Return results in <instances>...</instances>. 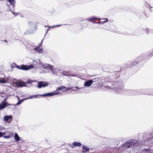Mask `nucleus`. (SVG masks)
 I'll return each instance as SVG.
<instances>
[{
    "label": "nucleus",
    "mask_w": 153,
    "mask_h": 153,
    "mask_svg": "<svg viewBox=\"0 0 153 153\" xmlns=\"http://www.w3.org/2000/svg\"><path fill=\"white\" fill-rule=\"evenodd\" d=\"M115 88L113 91L119 94H133L135 91L130 89H125L124 88V85L118 82L114 83Z\"/></svg>",
    "instance_id": "nucleus-1"
},
{
    "label": "nucleus",
    "mask_w": 153,
    "mask_h": 153,
    "mask_svg": "<svg viewBox=\"0 0 153 153\" xmlns=\"http://www.w3.org/2000/svg\"><path fill=\"white\" fill-rule=\"evenodd\" d=\"M27 48L29 52L31 53H35L38 52L39 53H43L42 48L38 49L37 46L35 47L34 44H28L27 46Z\"/></svg>",
    "instance_id": "nucleus-2"
},
{
    "label": "nucleus",
    "mask_w": 153,
    "mask_h": 153,
    "mask_svg": "<svg viewBox=\"0 0 153 153\" xmlns=\"http://www.w3.org/2000/svg\"><path fill=\"white\" fill-rule=\"evenodd\" d=\"M114 83H111L107 82H103L102 83V86L104 89L105 90H109L112 89L113 91L115 88Z\"/></svg>",
    "instance_id": "nucleus-3"
},
{
    "label": "nucleus",
    "mask_w": 153,
    "mask_h": 153,
    "mask_svg": "<svg viewBox=\"0 0 153 153\" xmlns=\"http://www.w3.org/2000/svg\"><path fill=\"white\" fill-rule=\"evenodd\" d=\"M142 56H139L137 59V60L135 61V62H134L133 63L130 62H128L127 64L128 67L129 68H131L133 66L135 65L136 64L138 63L139 62V61H141L142 59Z\"/></svg>",
    "instance_id": "nucleus-4"
},
{
    "label": "nucleus",
    "mask_w": 153,
    "mask_h": 153,
    "mask_svg": "<svg viewBox=\"0 0 153 153\" xmlns=\"http://www.w3.org/2000/svg\"><path fill=\"white\" fill-rule=\"evenodd\" d=\"M34 68L33 65H21V70H27L31 69Z\"/></svg>",
    "instance_id": "nucleus-5"
},
{
    "label": "nucleus",
    "mask_w": 153,
    "mask_h": 153,
    "mask_svg": "<svg viewBox=\"0 0 153 153\" xmlns=\"http://www.w3.org/2000/svg\"><path fill=\"white\" fill-rule=\"evenodd\" d=\"M61 93H60L59 92H56L55 91H53V92L51 93H46L45 94H42V96H49V97H52L55 95H58L59 94H61Z\"/></svg>",
    "instance_id": "nucleus-6"
},
{
    "label": "nucleus",
    "mask_w": 153,
    "mask_h": 153,
    "mask_svg": "<svg viewBox=\"0 0 153 153\" xmlns=\"http://www.w3.org/2000/svg\"><path fill=\"white\" fill-rule=\"evenodd\" d=\"M47 82H45L43 81H40L38 82L37 87L38 88H41L42 87H44L48 85Z\"/></svg>",
    "instance_id": "nucleus-7"
},
{
    "label": "nucleus",
    "mask_w": 153,
    "mask_h": 153,
    "mask_svg": "<svg viewBox=\"0 0 153 153\" xmlns=\"http://www.w3.org/2000/svg\"><path fill=\"white\" fill-rule=\"evenodd\" d=\"M33 63L34 65H36L37 67L38 68L41 67L42 65L39 59H37L36 60L34 61Z\"/></svg>",
    "instance_id": "nucleus-8"
},
{
    "label": "nucleus",
    "mask_w": 153,
    "mask_h": 153,
    "mask_svg": "<svg viewBox=\"0 0 153 153\" xmlns=\"http://www.w3.org/2000/svg\"><path fill=\"white\" fill-rule=\"evenodd\" d=\"M15 85L16 87H22L26 86L25 82H15Z\"/></svg>",
    "instance_id": "nucleus-9"
},
{
    "label": "nucleus",
    "mask_w": 153,
    "mask_h": 153,
    "mask_svg": "<svg viewBox=\"0 0 153 153\" xmlns=\"http://www.w3.org/2000/svg\"><path fill=\"white\" fill-rule=\"evenodd\" d=\"M63 89H65V90H69L70 89H72L70 88L69 87L62 86L58 87L55 91L56 92H58V90H61Z\"/></svg>",
    "instance_id": "nucleus-10"
},
{
    "label": "nucleus",
    "mask_w": 153,
    "mask_h": 153,
    "mask_svg": "<svg viewBox=\"0 0 153 153\" xmlns=\"http://www.w3.org/2000/svg\"><path fill=\"white\" fill-rule=\"evenodd\" d=\"M42 67H43L44 69H49L51 70H52L53 68V66L50 65L49 64H42Z\"/></svg>",
    "instance_id": "nucleus-11"
},
{
    "label": "nucleus",
    "mask_w": 153,
    "mask_h": 153,
    "mask_svg": "<svg viewBox=\"0 0 153 153\" xmlns=\"http://www.w3.org/2000/svg\"><path fill=\"white\" fill-rule=\"evenodd\" d=\"M93 80L90 79L85 81V82L84 86L85 87H88L90 86L93 82Z\"/></svg>",
    "instance_id": "nucleus-12"
},
{
    "label": "nucleus",
    "mask_w": 153,
    "mask_h": 153,
    "mask_svg": "<svg viewBox=\"0 0 153 153\" xmlns=\"http://www.w3.org/2000/svg\"><path fill=\"white\" fill-rule=\"evenodd\" d=\"M28 24L30 26L34 27V31L36 30L37 27H36V22H33L31 21H30L28 22Z\"/></svg>",
    "instance_id": "nucleus-13"
},
{
    "label": "nucleus",
    "mask_w": 153,
    "mask_h": 153,
    "mask_svg": "<svg viewBox=\"0 0 153 153\" xmlns=\"http://www.w3.org/2000/svg\"><path fill=\"white\" fill-rule=\"evenodd\" d=\"M7 105V103L5 102H3L0 104V110L5 108Z\"/></svg>",
    "instance_id": "nucleus-14"
},
{
    "label": "nucleus",
    "mask_w": 153,
    "mask_h": 153,
    "mask_svg": "<svg viewBox=\"0 0 153 153\" xmlns=\"http://www.w3.org/2000/svg\"><path fill=\"white\" fill-rule=\"evenodd\" d=\"M147 140L150 142H153V132L149 134V137L148 138Z\"/></svg>",
    "instance_id": "nucleus-15"
},
{
    "label": "nucleus",
    "mask_w": 153,
    "mask_h": 153,
    "mask_svg": "<svg viewBox=\"0 0 153 153\" xmlns=\"http://www.w3.org/2000/svg\"><path fill=\"white\" fill-rule=\"evenodd\" d=\"M129 141L131 146H135L136 144L137 143V140L135 139L131 140Z\"/></svg>",
    "instance_id": "nucleus-16"
},
{
    "label": "nucleus",
    "mask_w": 153,
    "mask_h": 153,
    "mask_svg": "<svg viewBox=\"0 0 153 153\" xmlns=\"http://www.w3.org/2000/svg\"><path fill=\"white\" fill-rule=\"evenodd\" d=\"M82 152L83 153H85L89 150V148L87 146L83 145L82 146Z\"/></svg>",
    "instance_id": "nucleus-17"
},
{
    "label": "nucleus",
    "mask_w": 153,
    "mask_h": 153,
    "mask_svg": "<svg viewBox=\"0 0 153 153\" xmlns=\"http://www.w3.org/2000/svg\"><path fill=\"white\" fill-rule=\"evenodd\" d=\"M12 115H6L4 117V120L6 122L8 121L9 119H12Z\"/></svg>",
    "instance_id": "nucleus-18"
},
{
    "label": "nucleus",
    "mask_w": 153,
    "mask_h": 153,
    "mask_svg": "<svg viewBox=\"0 0 153 153\" xmlns=\"http://www.w3.org/2000/svg\"><path fill=\"white\" fill-rule=\"evenodd\" d=\"M13 8H14L16 5L15 0H7Z\"/></svg>",
    "instance_id": "nucleus-19"
},
{
    "label": "nucleus",
    "mask_w": 153,
    "mask_h": 153,
    "mask_svg": "<svg viewBox=\"0 0 153 153\" xmlns=\"http://www.w3.org/2000/svg\"><path fill=\"white\" fill-rule=\"evenodd\" d=\"M73 146H81V143L80 142L75 141L72 143Z\"/></svg>",
    "instance_id": "nucleus-20"
},
{
    "label": "nucleus",
    "mask_w": 153,
    "mask_h": 153,
    "mask_svg": "<svg viewBox=\"0 0 153 153\" xmlns=\"http://www.w3.org/2000/svg\"><path fill=\"white\" fill-rule=\"evenodd\" d=\"M99 19L100 20H104L105 21L104 22H101L100 21V22H98V24H102V23H106L108 21V18H104V19H100L99 18Z\"/></svg>",
    "instance_id": "nucleus-21"
},
{
    "label": "nucleus",
    "mask_w": 153,
    "mask_h": 153,
    "mask_svg": "<svg viewBox=\"0 0 153 153\" xmlns=\"http://www.w3.org/2000/svg\"><path fill=\"white\" fill-rule=\"evenodd\" d=\"M123 146H126L127 148H129L131 147L129 141H127L125 142L123 145Z\"/></svg>",
    "instance_id": "nucleus-22"
},
{
    "label": "nucleus",
    "mask_w": 153,
    "mask_h": 153,
    "mask_svg": "<svg viewBox=\"0 0 153 153\" xmlns=\"http://www.w3.org/2000/svg\"><path fill=\"white\" fill-rule=\"evenodd\" d=\"M7 82V80L5 79L4 78H0V83L4 84L6 83Z\"/></svg>",
    "instance_id": "nucleus-23"
},
{
    "label": "nucleus",
    "mask_w": 153,
    "mask_h": 153,
    "mask_svg": "<svg viewBox=\"0 0 153 153\" xmlns=\"http://www.w3.org/2000/svg\"><path fill=\"white\" fill-rule=\"evenodd\" d=\"M14 138L15 140L16 141H19L20 140V138L17 133H16L14 135Z\"/></svg>",
    "instance_id": "nucleus-24"
},
{
    "label": "nucleus",
    "mask_w": 153,
    "mask_h": 153,
    "mask_svg": "<svg viewBox=\"0 0 153 153\" xmlns=\"http://www.w3.org/2000/svg\"><path fill=\"white\" fill-rule=\"evenodd\" d=\"M25 100H26L25 98L19 100L18 102L16 103L15 104V105L17 106L20 105L22 102Z\"/></svg>",
    "instance_id": "nucleus-25"
},
{
    "label": "nucleus",
    "mask_w": 153,
    "mask_h": 153,
    "mask_svg": "<svg viewBox=\"0 0 153 153\" xmlns=\"http://www.w3.org/2000/svg\"><path fill=\"white\" fill-rule=\"evenodd\" d=\"M99 19V18H97L96 17H93L92 18H89L88 19H86V20H88V21H91V22H93V20H97V19Z\"/></svg>",
    "instance_id": "nucleus-26"
},
{
    "label": "nucleus",
    "mask_w": 153,
    "mask_h": 153,
    "mask_svg": "<svg viewBox=\"0 0 153 153\" xmlns=\"http://www.w3.org/2000/svg\"><path fill=\"white\" fill-rule=\"evenodd\" d=\"M42 94L33 95V99L36 98H39L40 97V96H42Z\"/></svg>",
    "instance_id": "nucleus-27"
},
{
    "label": "nucleus",
    "mask_w": 153,
    "mask_h": 153,
    "mask_svg": "<svg viewBox=\"0 0 153 153\" xmlns=\"http://www.w3.org/2000/svg\"><path fill=\"white\" fill-rule=\"evenodd\" d=\"M61 74L64 76H69L67 74V72L66 71H63L62 72H61Z\"/></svg>",
    "instance_id": "nucleus-28"
},
{
    "label": "nucleus",
    "mask_w": 153,
    "mask_h": 153,
    "mask_svg": "<svg viewBox=\"0 0 153 153\" xmlns=\"http://www.w3.org/2000/svg\"><path fill=\"white\" fill-rule=\"evenodd\" d=\"M51 70L52 71V73L53 75H54L55 76H56L57 75L56 71V70H53V69Z\"/></svg>",
    "instance_id": "nucleus-29"
},
{
    "label": "nucleus",
    "mask_w": 153,
    "mask_h": 153,
    "mask_svg": "<svg viewBox=\"0 0 153 153\" xmlns=\"http://www.w3.org/2000/svg\"><path fill=\"white\" fill-rule=\"evenodd\" d=\"M43 40V39L42 40L41 42L39 44V45H37V47L38 49H39V48L42 46Z\"/></svg>",
    "instance_id": "nucleus-30"
},
{
    "label": "nucleus",
    "mask_w": 153,
    "mask_h": 153,
    "mask_svg": "<svg viewBox=\"0 0 153 153\" xmlns=\"http://www.w3.org/2000/svg\"><path fill=\"white\" fill-rule=\"evenodd\" d=\"M33 99V95H31V96L29 97H28L25 98V99L26 100H27L29 99Z\"/></svg>",
    "instance_id": "nucleus-31"
},
{
    "label": "nucleus",
    "mask_w": 153,
    "mask_h": 153,
    "mask_svg": "<svg viewBox=\"0 0 153 153\" xmlns=\"http://www.w3.org/2000/svg\"><path fill=\"white\" fill-rule=\"evenodd\" d=\"M12 12V13L15 16H17V15H18L19 14L18 13H16V12H14L13 11H11Z\"/></svg>",
    "instance_id": "nucleus-32"
},
{
    "label": "nucleus",
    "mask_w": 153,
    "mask_h": 153,
    "mask_svg": "<svg viewBox=\"0 0 153 153\" xmlns=\"http://www.w3.org/2000/svg\"><path fill=\"white\" fill-rule=\"evenodd\" d=\"M61 25H55V26H48V28H50V27H59L60 26H61Z\"/></svg>",
    "instance_id": "nucleus-33"
},
{
    "label": "nucleus",
    "mask_w": 153,
    "mask_h": 153,
    "mask_svg": "<svg viewBox=\"0 0 153 153\" xmlns=\"http://www.w3.org/2000/svg\"><path fill=\"white\" fill-rule=\"evenodd\" d=\"M5 132H3L2 133L0 131V137H2L3 135H5Z\"/></svg>",
    "instance_id": "nucleus-34"
},
{
    "label": "nucleus",
    "mask_w": 153,
    "mask_h": 153,
    "mask_svg": "<svg viewBox=\"0 0 153 153\" xmlns=\"http://www.w3.org/2000/svg\"><path fill=\"white\" fill-rule=\"evenodd\" d=\"M16 67L18 69L21 70V65H16Z\"/></svg>",
    "instance_id": "nucleus-35"
},
{
    "label": "nucleus",
    "mask_w": 153,
    "mask_h": 153,
    "mask_svg": "<svg viewBox=\"0 0 153 153\" xmlns=\"http://www.w3.org/2000/svg\"><path fill=\"white\" fill-rule=\"evenodd\" d=\"M32 82L33 81L32 80H29L27 81V82L28 83L30 84L32 83Z\"/></svg>",
    "instance_id": "nucleus-36"
},
{
    "label": "nucleus",
    "mask_w": 153,
    "mask_h": 153,
    "mask_svg": "<svg viewBox=\"0 0 153 153\" xmlns=\"http://www.w3.org/2000/svg\"><path fill=\"white\" fill-rule=\"evenodd\" d=\"M10 136L9 135L5 136L4 137V138H7V139L9 138H10Z\"/></svg>",
    "instance_id": "nucleus-37"
},
{
    "label": "nucleus",
    "mask_w": 153,
    "mask_h": 153,
    "mask_svg": "<svg viewBox=\"0 0 153 153\" xmlns=\"http://www.w3.org/2000/svg\"><path fill=\"white\" fill-rule=\"evenodd\" d=\"M74 88H76L77 89H81L82 88H79L78 86H76V87H74Z\"/></svg>",
    "instance_id": "nucleus-38"
},
{
    "label": "nucleus",
    "mask_w": 153,
    "mask_h": 153,
    "mask_svg": "<svg viewBox=\"0 0 153 153\" xmlns=\"http://www.w3.org/2000/svg\"><path fill=\"white\" fill-rule=\"evenodd\" d=\"M72 88V90L73 91H76V89H75V88H74V87H72L71 88Z\"/></svg>",
    "instance_id": "nucleus-39"
},
{
    "label": "nucleus",
    "mask_w": 153,
    "mask_h": 153,
    "mask_svg": "<svg viewBox=\"0 0 153 153\" xmlns=\"http://www.w3.org/2000/svg\"><path fill=\"white\" fill-rule=\"evenodd\" d=\"M69 76L74 77L76 76V75L70 74Z\"/></svg>",
    "instance_id": "nucleus-40"
},
{
    "label": "nucleus",
    "mask_w": 153,
    "mask_h": 153,
    "mask_svg": "<svg viewBox=\"0 0 153 153\" xmlns=\"http://www.w3.org/2000/svg\"><path fill=\"white\" fill-rule=\"evenodd\" d=\"M49 30V29H48L47 30V31H46V33H45V35L44 37H45V35H46V34H47V33L48 32V31Z\"/></svg>",
    "instance_id": "nucleus-41"
},
{
    "label": "nucleus",
    "mask_w": 153,
    "mask_h": 153,
    "mask_svg": "<svg viewBox=\"0 0 153 153\" xmlns=\"http://www.w3.org/2000/svg\"><path fill=\"white\" fill-rule=\"evenodd\" d=\"M146 29H147V34H148L149 33H148V28H146Z\"/></svg>",
    "instance_id": "nucleus-42"
},
{
    "label": "nucleus",
    "mask_w": 153,
    "mask_h": 153,
    "mask_svg": "<svg viewBox=\"0 0 153 153\" xmlns=\"http://www.w3.org/2000/svg\"><path fill=\"white\" fill-rule=\"evenodd\" d=\"M94 23H98V22H93Z\"/></svg>",
    "instance_id": "nucleus-43"
},
{
    "label": "nucleus",
    "mask_w": 153,
    "mask_h": 153,
    "mask_svg": "<svg viewBox=\"0 0 153 153\" xmlns=\"http://www.w3.org/2000/svg\"><path fill=\"white\" fill-rule=\"evenodd\" d=\"M17 98L18 99V100H20L19 99V97H18V96H17Z\"/></svg>",
    "instance_id": "nucleus-44"
},
{
    "label": "nucleus",
    "mask_w": 153,
    "mask_h": 153,
    "mask_svg": "<svg viewBox=\"0 0 153 153\" xmlns=\"http://www.w3.org/2000/svg\"><path fill=\"white\" fill-rule=\"evenodd\" d=\"M45 26V27H48V26H47V25H45V26Z\"/></svg>",
    "instance_id": "nucleus-45"
},
{
    "label": "nucleus",
    "mask_w": 153,
    "mask_h": 153,
    "mask_svg": "<svg viewBox=\"0 0 153 153\" xmlns=\"http://www.w3.org/2000/svg\"><path fill=\"white\" fill-rule=\"evenodd\" d=\"M150 54H151L152 56L153 55V53H150Z\"/></svg>",
    "instance_id": "nucleus-46"
},
{
    "label": "nucleus",
    "mask_w": 153,
    "mask_h": 153,
    "mask_svg": "<svg viewBox=\"0 0 153 153\" xmlns=\"http://www.w3.org/2000/svg\"><path fill=\"white\" fill-rule=\"evenodd\" d=\"M4 41L6 42H7V41L6 40H4Z\"/></svg>",
    "instance_id": "nucleus-47"
},
{
    "label": "nucleus",
    "mask_w": 153,
    "mask_h": 153,
    "mask_svg": "<svg viewBox=\"0 0 153 153\" xmlns=\"http://www.w3.org/2000/svg\"><path fill=\"white\" fill-rule=\"evenodd\" d=\"M63 91V92H65V91Z\"/></svg>",
    "instance_id": "nucleus-48"
},
{
    "label": "nucleus",
    "mask_w": 153,
    "mask_h": 153,
    "mask_svg": "<svg viewBox=\"0 0 153 153\" xmlns=\"http://www.w3.org/2000/svg\"><path fill=\"white\" fill-rule=\"evenodd\" d=\"M105 21H102V22H104Z\"/></svg>",
    "instance_id": "nucleus-49"
}]
</instances>
